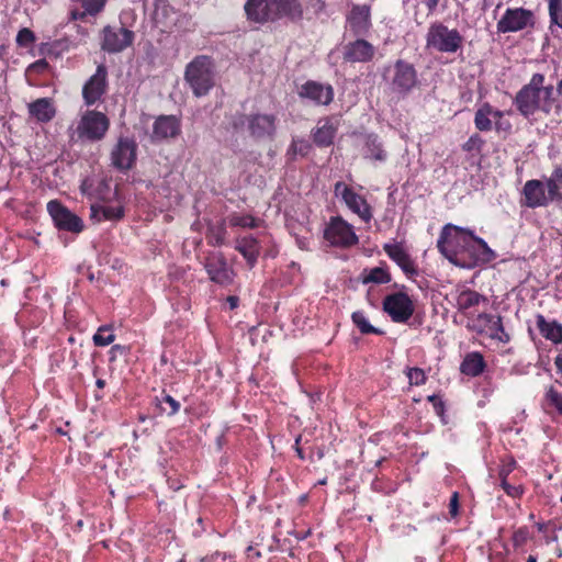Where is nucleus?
<instances>
[{"label": "nucleus", "instance_id": "7ed1b4c3", "mask_svg": "<svg viewBox=\"0 0 562 562\" xmlns=\"http://www.w3.org/2000/svg\"><path fill=\"white\" fill-rule=\"evenodd\" d=\"M184 79L195 97L206 95L214 86L212 60L206 56H198L187 65Z\"/></svg>", "mask_w": 562, "mask_h": 562}, {"label": "nucleus", "instance_id": "58836bf2", "mask_svg": "<svg viewBox=\"0 0 562 562\" xmlns=\"http://www.w3.org/2000/svg\"><path fill=\"white\" fill-rule=\"evenodd\" d=\"M311 145L306 139L293 138L291 145L286 150V156L290 160H294L297 155L304 157L310 153Z\"/></svg>", "mask_w": 562, "mask_h": 562}, {"label": "nucleus", "instance_id": "f257e3e1", "mask_svg": "<svg viewBox=\"0 0 562 562\" xmlns=\"http://www.w3.org/2000/svg\"><path fill=\"white\" fill-rule=\"evenodd\" d=\"M439 252L456 266H467L465 258L476 259L477 252H491L485 240L473 232L452 224L442 227L437 240Z\"/></svg>", "mask_w": 562, "mask_h": 562}, {"label": "nucleus", "instance_id": "79ce46f5", "mask_svg": "<svg viewBox=\"0 0 562 562\" xmlns=\"http://www.w3.org/2000/svg\"><path fill=\"white\" fill-rule=\"evenodd\" d=\"M552 24L562 29V0H547Z\"/></svg>", "mask_w": 562, "mask_h": 562}, {"label": "nucleus", "instance_id": "ea45409f", "mask_svg": "<svg viewBox=\"0 0 562 562\" xmlns=\"http://www.w3.org/2000/svg\"><path fill=\"white\" fill-rule=\"evenodd\" d=\"M353 324L359 328L362 334H376L381 335L383 331L379 328L373 327L368 322L366 315L361 311L353 312L351 315Z\"/></svg>", "mask_w": 562, "mask_h": 562}, {"label": "nucleus", "instance_id": "423d86ee", "mask_svg": "<svg viewBox=\"0 0 562 562\" xmlns=\"http://www.w3.org/2000/svg\"><path fill=\"white\" fill-rule=\"evenodd\" d=\"M383 310L395 323H406L414 314V303L404 292L390 294L383 300Z\"/></svg>", "mask_w": 562, "mask_h": 562}, {"label": "nucleus", "instance_id": "6ab92c4d", "mask_svg": "<svg viewBox=\"0 0 562 562\" xmlns=\"http://www.w3.org/2000/svg\"><path fill=\"white\" fill-rule=\"evenodd\" d=\"M546 188L547 183L544 184L540 180L527 181L522 189L524 204L531 209L548 205L553 199L549 191L546 193Z\"/></svg>", "mask_w": 562, "mask_h": 562}, {"label": "nucleus", "instance_id": "7c9ffc66", "mask_svg": "<svg viewBox=\"0 0 562 562\" xmlns=\"http://www.w3.org/2000/svg\"><path fill=\"white\" fill-rule=\"evenodd\" d=\"M29 113L37 122L46 123L54 119L56 109L48 98H41L29 104Z\"/></svg>", "mask_w": 562, "mask_h": 562}, {"label": "nucleus", "instance_id": "49530a36", "mask_svg": "<svg viewBox=\"0 0 562 562\" xmlns=\"http://www.w3.org/2000/svg\"><path fill=\"white\" fill-rule=\"evenodd\" d=\"M499 476L502 480L501 486L508 496L514 497V498L521 496L522 487L520 485H513V484L508 483L506 480L507 473L504 470H502L499 472Z\"/></svg>", "mask_w": 562, "mask_h": 562}, {"label": "nucleus", "instance_id": "69168bd1", "mask_svg": "<svg viewBox=\"0 0 562 562\" xmlns=\"http://www.w3.org/2000/svg\"><path fill=\"white\" fill-rule=\"evenodd\" d=\"M116 349H121V347L119 345H115L113 348H112V351L116 350Z\"/></svg>", "mask_w": 562, "mask_h": 562}, {"label": "nucleus", "instance_id": "72a5a7b5", "mask_svg": "<svg viewBox=\"0 0 562 562\" xmlns=\"http://www.w3.org/2000/svg\"><path fill=\"white\" fill-rule=\"evenodd\" d=\"M364 157L375 161H384L386 159V153L376 135L367 136Z\"/></svg>", "mask_w": 562, "mask_h": 562}, {"label": "nucleus", "instance_id": "a18cd8bd", "mask_svg": "<svg viewBox=\"0 0 562 562\" xmlns=\"http://www.w3.org/2000/svg\"><path fill=\"white\" fill-rule=\"evenodd\" d=\"M488 336L491 338L497 339L504 344H506L510 340L509 334H507L503 327L501 317H496V321L494 322V326L492 327L491 331L488 333Z\"/></svg>", "mask_w": 562, "mask_h": 562}, {"label": "nucleus", "instance_id": "6e6d98bb", "mask_svg": "<svg viewBox=\"0 0 562 562\" xmlns=\"http://www.w3.org/2000/svg\"><path fill=\"white\" fill-rule=\"evenodd\" d=\"M423 3L426 4V7L428 8L429 11H434L438 3H439V0H422Z\"/></svg>", "mask_w": 562, "mask_h": 562}, {"label": "nucleus", "instance_id": "9b49d317", "mask_svg": "<svg viewBox=\"0 0 562 562\" xmlns=\"http://www.w3.org/2000/svg\"><path fill=\"white\" fill-rule=\"evenodd\" d=\"M417 82V71L414 66L402 59L396 60L391 82L392 90L400 94H407Z\"/></svg>", "mask_w": 562, "mask_h": 562}, {"label": "nucleus", "instance_id": "ddd939ff", "mask_svg": "<svg viewBox=\"0 0 562 562\" xmlns=\"http://www.w3.org/2000/svg\"><path fill=\"white\" fill-rule=\"evenodd\" d=\"M504 112L494 109L490 103L484 102L481 104L474 115V125L481 132H488L493 128V124L496 131L506 130L510 125L509 123L504 124L502 119Z\"/></svg>", "mask_w": 562, "mask_h": 562}, {"label": "nucleus", "instance_id": "37998d69", "mask_svg": "<svg viewBox=\"0 0 562 562\" xmlns=\"http://www.w3.org/2000/svg\"><path fill=\"white\" fill-rule=\"evenodd\" d=\"M114 334L109 327H100L93 336V342L95 346L104 347L114 341Z\"/></svg>", "mask_w": 562, "mask_h": 562}, {"label": "nucleus", "instance_id": "de8ad7c7", "mask_svg": "<svg viewBox=\"0 0 562 562\" xmlns=\"http://www.w3.org/2000/svg\"><path fill=\"white\" fill-rule=\"evenodd\" d=\"M229 223L232 226L248 227V228L257 227L256 218L250 215H234L231 217Z\"/></svg>", "mask_w": 562, "mask_h": 562}, {"label": "nucleus", "instance_id": "412c9836", "mask_svg": "<svg viewBox=\"0 0 562 562\" xmlns=\"http://www.w3.org/2000/svg\"><path fill=\"white\" fill-rule=\"evenodd\" d=\"M300 97L318 105H328L334 99V89L330 85L316 81H307L300 90Z\"/></svg>", "mask_w": 562, "mask_h": 562}, {"label": "nucleus", "instance_id": "e2e57ef3", "mask_svg": "<svg viewBox=\"0 0 562 562\" xmlns=\"http://www.w3.org/2000/svg\"><path fill=\"white\" fill-rule=\"evenodd\" d=\"M95 384H97V386H98L99 389H102V387L104 386V384H105V383H104V381H103V380L99 379V380H97Z\"/></svg>", "mask_w": 562, "mask_h": 562}, {"label": "nucleus", "instance_id": "052dcab7", "mask_svg": "<svg viewBox=\"0 0 562 562\" xmlns=\"http://www.w3.org/2000/svg\"><path fill=\"white\" fill-rule=\"evenodd\" d=\"M300 440H301V436H299V437L295 439V450H296V452H297V456H299L301 459H304L303 451H302V449L299 447Z\"/></svg>", "mask_w": 562, "mask_h": 562}, {"label": "nucleus", "instance_id": "9d476101", "mask_svg": "<svg viewBox=\"0 0 562 562\" xmlns=\"http://www.w3.org/2000/svg\"><path fill=\"white\" fill-rule=\"evenodd\" d=\"M324 237L334 246L350 247L358 243V237L350 224L340 217L333 218L325 229Z\"/></svg>", "mask_w": 562, "mask_h": 562}, {"label": "nucleus", "instance_id": "8fccbe9b", "mask_svg": "<svg viewBox=\"0 0 562 562\" xmlns=\"http://www.w3.org/2000/svg\"><path fill=\"white\" fill-rule=\"evenodd\" d=\"M225 234H226V231L223 225H218L216 227L215 226L211 227L210 234H209L210 244L217 245V246L222 245L225 239Z\"/></svg>", "mask_w": 562, "mask_h": 562}, {"label": "nucleus", "instance_id": "39448f33", "mask_svg": "<svg viewBox=\"0 0 562 562\" xmlns=\"http://www.w3.org/2000/svg\"><path fill=\"white\" fill-rule=\"evenodd\" d=\"M109 127L110 121L105 114L88 110L81 115L76 133L79 138L98 142L105 136Z\"/></svg>", "mask_w": 562, "mask_h": 562}, {"label": "nucleus", "instance_id": "4be33fe9", "mask_svg": "<svg viewBox=\"0 0 562 562\" xmlns=\"http://www.w3.org/2000/svg\"><path fill=\"white\" fill-rule=\"evenodd\" d=\"M180 133V122L173 115H161L156 119L153 125L151 139L160 142L173 138Z\"/></svg>", "mask_w": 562, "mask_h": 562}, {"label": "nucleus", "instance_id": "4d7b16f0", "mask_svg": "<svg viewBox=\"0 0 562 562\" xmlns=\"http://www.w3.org/2000/svg\"><path fill=\"white\" fill-rule=\"evenodd\" d=\"M8 55V45L0 41V61Z\"/></svg>", "mask_w": 562, "mask_h": 562}, {"label": "nucleus", "instance_id": "bb28decb", "mask_svg": "<svg viewBox=\"0 0 562 562\" xmlns=\"http://www.w3.org/2000/svg\"><path fill=\"white\" fill-rule=\"evenodd\" d=\"M90 210V217L95 223L119 221L124 216V207L120 201L114 204H92Z\"/></svg>", "mask_w": 562, "mask_h": 562}, {"label": "nucleus", "instance_id": "09e8293b", "mask_svg": "<svg viewBox=\"0 0 562 562\" xmlns=\"http://www.w3.org/2000/svg\"><path fill=\"white\" fill-rule=\"evenodd\" d=\"M35 42V35L34 33L27 29L24 27L19 31L16 35V44L22 47H29Z\"/></svg>", "mask_w": 562, "mask_h": 562}, {"label": "nucleus", "instance_id": "0eeeda50", "mask_svg": "<svg viewBox=\"0 0 562 562\" xmlns=\"http://www.w3.org/2000/svg\"><path fill=\"white\" fill-rule=\"evenodd\" d=\"M137 144L133 138L120 137L111 150V165L119 170L131 169L136 161Z\"/></svg>", "mask_w": 562, "mask_h": 562}, {"label": "nucleus", "instance_id": "c03bdc74", "mask_svg": "<svg viewBox=\"0 0 562 562\" xmlns=\"http://www.w3.org/2000/svg\"><path fill=\"white\" fill-rule=\"evenodd\" d=\"M406 376L408 379L409 385H423L427 381L426 373L423 369L414 367V368H407L406 370Z\"/></svg>", "mask_w": 562, "mask_h": 562}, {"label": "nucleus", "instance_id": "3c124183", "mask_svg": "<svg viewBox=\"0 0 562 562\" xmlns=\"http://www.w3.org/2000/svg\"><path fill=\"white\" fill-rule=\"evenodd\" d=\"M529 536L530 533L527 527L515 530L512 537L514 547L519 548L524 546L528 541Z\"/></svg>", "mask_w": 562, "mask_h": 562}, {"label": "nucleus", "instance_id": "a878e982", "mask_svg": "<svg viewBox=\"0 0 562 562\" xmlns=\"http://www.w3.org/2000/svg\"><path fill=\"white\" fill-rule=\"evenodd\" d=\"M78 4L79 8H75L70 11V20H85L87 16H97L103 12L108 0H71Z\"/></svg>", "mask_w": 562, "mask_h": 562}, {"label": "nucleus", "instance_id": "f3484780", "mask_svg": "<svg viewBox=\"0 0 562 562\" xmlns=\"http://www.w3.org/2000/svg\"><path fill=\"white\" fill-rule=\"evenodd\" d=\"M385 254L402 269L405 276L414 279L418 276V269L415 261L411 258L407 250L401 243L384 244Z\"/></svg>", "mask_w": 562, "mask_h": 562}, {"label": "nucleus", "instance_id": "4c0bfd02", "mask_svg": "<svg viewBox=\"0 0 562 562\" xmlns=\"http://www.w3.org/2000/svg\"><path fill=\"white\" fill-rule=\"evenodd\" d=\"M156 400L160 412L168 416H173L180 411V403L169 394L162 393L161 396Z\"/></svg>", "mask_w": 562, "mask_h": 562}, {"label": "nucleus", "instance_id": "0e129e2a", "mask_svg": "<svg viewBox=\"0 0 562 562\" xmlns=\"http://www.w3.org/2000/svg\"><path fill=\"white\" fill-rule=\"evenodd\" d=\"M526 562H537V558L535 555H529Z\"/></svg>", "mask_w": 562, "mask_h": 562}, {"label": "nucleus", "instance_id": "6e6552de", "mask_svg": "<svg viewBox=\"0 0 562 562\" xmlns=\"http://www.w3.org/2000/svg\"><path fill=\"white\" fill-rule=\"evenodd\" d=\"M334 193L336 196H340L346 205L364 222L372 218L371 207L367 200L344 182L339 181L335 184Z\"/></svg>", "mask_w": 562, "mask_h": 562}, {"label": "nucleus", "instance_id": "c756f323", "mask_svg": "<svg viewBox=\"0 0 562 562\" xmlns=\"http://www.w3.org/2000/svg\"><path fill=\"white\" fill-rule=\"evenodd\" d=\"M536 325L542 337L554 345L562 344V325L557 321H547L543 315L536 316Z\"/></svg>", "mask_w": 562, "mask_h": 562}, {"label": "nucleus", "instance_id": "a19ab883", "mask_svg": "<svg viewBox=\"0 0 562 562\" xmlns=\"http://www.w3.org/2000/svg\"><path fill=\"white\" fill-rule=\"evenodd\" d=\"M391 281V276L390 273L381 268V267H376V268H373L371 269L368 274H366L363 277V282L364 283H369V282H372V283H387Z\"/></svg>", "mask_w": 562, "mask_h": 562}, {"label": "nucleus", "instance_id": "393cba45", "mask_svg": "<svg viewBox=\"0 0 562 562\" xmlns=\"http://www.w3.org/2000/svg\"><path fill=\"white\" fill-rule=\"evenodd\" d=\"M347 21L356 35H364L371 27L370 8L368 5H355Z\"/></svg>", "mask_w": 562, "mask_h": 562}, {"label": "nucleus", "instance_id": "e433bc0d", "mask_svg": "<svg viewBox=\"0 0 562 562\" xmlns=\"http://www.w3.org/2000/svg\"><path fill=\"white\" fill-rule=\"evenodd\" d=\"M496 317L487 313H481L474 318H470L468 322V328L477 333H490L494 326Z\"/></svg>", "mask_w": 562, "mask_h": 562}, {"label": "nucleus", "instance_id": "4468645a", "mask_svg": "<svg viewBox=\"0 0 562 562\" xmlns=\"http://www.w3.org/2000/svg\"><path fill=\"white\" fill-rule=\"evenodd\" d=\"M375 55V47L363 38L350 41L342 46V59L349 64L369 63Z\"/></svg>", "mask_w": 562, "mask_h": 562}, {"label": "nucleus", "instance_id": "1a4fd4ad", "mask_svg": "<svg viewBox=\"0 0 562 562\" xmlns=\"http://www.w3.org/2000/svg\"><path fill=\"white\" fill-rule=\"evenodd\" d=\"M47 211L59 229L71 233H80L83 229L81 218L57 200H52L47 203Z\"/></svg>", "mask_w": 562, "mask_h": 562}, {"label": "nucleus", "instance_id": "5701e85b", "mask_svg": "<svg viewBox=\"0 0 562 562\" xmlns=\"http://www.w3.org/2000/svg\"><path fill=\"white\" fill-rule=\"evenodd\" d=\"M272 0H247L245 3V12L248 20L256 23H265L274 21Z\"/></svg>", "mask_w": 562, "mask_h": 562}, {"label": "nucleus", "instance_id": "603ef678", "mask_svg": "<svg viewBox=\"0 0 562 562\" xmlns=\"http://www.w3.org/2000/svg\"><path fill=\"white\" fill-rule=\"evenodd\" d=\"M484 145V140L479 134H473L470 138L463 144L462 148L465 151H480Z\"/></svg>", "mask_w": 562, "mask_h": 562}, {"label": "nucleus", "instance_id": "c85d7f7f", "mask_svg": "<svg viewBox=\"0 0 562 562\" xmlns=\"http://www.w3.org/2000/svg\"><path fill=\"white\" fill-rule=\"evenodd\" d=\"M337 126L329 119L321 120L313 130L312 136L314 143L319 147L330 146L336 136Z\"/></svg>", "mask_w": 562, "mask_h": 562}, {"label": "nucleus", "instance_id": "864d4df0", "mask_svg": "<svg viewBox=\"0 0 562 562\" xmlns=\"http://www.w3.org/2000/svg\"><path fill=\"white\" fill-rule=\"evenodd\" d=\"M459 510V495L457 492H454L451 495L450 502H449V513L451 516H457Z\"/></svg>", "mask_w": 562, "mask_h": 562}, {"label": "nucleus", "instance_id": "dca6fc26", "mask_svg": "<svg viewBox=\"0 0 562 562\" xmlns=\"http://www.w3.org/2000/svg\"><path fill=\"white\" fill-rule=\"evenodd\" d=\"M204 267L211 281L217 284L228 285L234 280V271L228 267L222 254H215L209 257Z\"/></svg>", "mask_w": 562, "mask_h": 562}, {"label": "nucleus", "instance_id": "2eb2a0df", "mask_svg": "<svg viewBox=\"0 0 562 562\" xmlns=\"http://www.w3.org/2000/svg\"><path fill=\"white\" fill-rule=\"evenodd\" d=\"M108 70L104 65H99L97 71L82 88V98L87 105H93L106 91Z\"/></svg>", "mask_w": 562, "mask_h": 562}, {"label": "nucleus", "instance_id": "20e7f679", "mask_svg": "<svg viewBox=\"0 0 562 562\" xmlns=\"http://www.w3.org/2000/svg\"><path fill=\"white\" fill-rule=\"evenodd\" d=\"M463 37L456 29H448L442 23H434L426 35V47L439 53L453 54L462 47Z\"/></svg>", "mask_w": 562, "mask_h": 562}, {"label": "nucleus", "instance_id": "13d9d810", "mask_svg": "<svg viewBox=\"0 0 562 562\" xmlns=\"http://www.w3.org/2000/svg\"><path fill=\"white\" fill-rule=\"evenodd\" d=\"M554 364L557 367L558 373L562 376V355L555 357Z\"/></svg>", "mask_w": 562, "mask_h": 562}, {"label": "nucleus", "instance_id": "2f4dec72", "mask_svg": "<svg viewBox=\"0 0 562 562\" xmlns=\"http://www.w3.org/2000/svg\"><path fill=\"white\" fill-rule=\"evenodd\" d=\"M235 248L244 256L250 267L256 263L260 247L251 235L237 238Z\"/></svg>", "mask_w": 562, "mask_h": 562}, {"label": "nucleus", "instance_id": "cd10ccee", "mask_svg": "<svg viewBox=\"0 0 562 562\" xmlns=\"http://www.w3.org/2000/svg\"><path fill=\"white\" fill-rule=\"evenodd\" d=\"M276 20L286 16L291 20H301L303 9L299 0H272Z\"/></svg>", "mask_w": 562, "mask_h": 562}, {"label": "nucleus", "instance_id": "b1692460", "mask_svg": "<svg viewBox=\"0 0 562 562\" xmlns=\"http://www.w3.org/2000/svg\"><path fill=\"white\" fill-rule=\"evenodd\" d=\"M454 300L457 310L464 315H468L469 311L477 307L481 303L488 302L486 296L468 288L457 290Z\"/></svg>", "mask_w": 562, "mask_h": 562}, {"label": "nucleus", "instance_id": "5fc2aeb1", "mask_svg": "<svg viewBox=\"0 0 562 562\" xmlns=\"http://www.w3.org/2000/svg\"><path fill=\"white\" fill-rule=\"evenodd\" d=\"M427 400L432 403L434 407L436 408L437 412H441L443 411V403L442 401L439 398V396L437 395H429L427 397Z\"/></svg>", "mask_w": 562, "mask_h": 562}, {"label": "nucleus", "instance_id": "680f3d73", "mask_svg": "<svg viewBox=\"0 0 562 562\" xmlns=\"http://www.w3.org/2000/svg\"><path fill=\"white\" fill-rule=\"evenodd\" d=\"M318 10H323L324 9V2L322 0H315V4H314Z\"/></svg>", "mask_w": 562, "mask_h": 562}, {"label": "nucleus", "instance_id": "bf43d9fd", "mask_svg": "<svg viewBox=\"0 0 562 562\" xmlns=\"http://www.w3.org/2000/svg\"><path fill=\"white\" fill-rule=\"evenodd\" d=\"M238 297L237 296H228L227 303L229 304L231 310H234L238 306Z\"/></svg>", "mask_w": 562, "mask_h": 562}, {"label": "nucleus", "instance_id": "f03ea898", "mask_svg": "<svg viewBox=\"0 0 562 562\" xmlns=\"http://www.w3.org/2000/svg\"><path fill=\"white\" fill-rule=\"evenodd\" d=\"M543 82V75L535 74L530 82L524 86L517 93L515 103L522 115H531L540 109L544 111L549 110L553 87H546Z\"/></svg>", "mask_w": 562, "mask_h": 562}, {"label": "nucleus", "instance_id": "a211bd4d", "mask_svg": "<svg viewBox=\"0 0 562 562\" xmlns=\"http://www.w3.org/2000/svg\"><path fill=\"white\" fill-rule=\"evenodd\" d=\"M248 130L255 138H272L277 131L273 114H252L247 117Z\"/></svg>", "mask_w": 562, "mask_h": 562}, {"label": "nucleus", "instance_id": "473e14b6", "mask_svg": "<svg viewBox=\"0 0 562 562\" xmlns=\"http://www.w3.org/2000/svg\"><path fill=\"white\" fill-rule=\"evenodd\" d=\"M485 366L483 356L474 351L464 357L460 366V371L468 376H477L484 371Z\"/></svg>", "mask_w": 562, "mask_h": 562}, {"label": "nucleus", "instance_id": "aec40b11", "mask_svg": "<svg viewBox=\"0 0 562 562\" xmlns=\"http://www.w3.org/2000/svg\"><path fill=\"white\" fill-rule=\"evenodd\" d=\"M531 20V13L525 9H508L497 23L502 33L517 32L525 29Z\"/></svg>", "mask_w": 562, "mask_h": 562}, {"label": "nucleus", "instance_id": "f704fd0d", "mask_svg": "<svg viewBox=\"0 0 562 562\" xmlns=\"http://www.w3.org/2000/svg\"><path fill=\"white\" fill-rule=\"evenodd\" d=\"M542 407L550 412L554 409L558 414L562 415V393L559 392L553 385L546 389Z\"/></svg>", "mask_w": 562, "mask_h": 562}, {"label": "nucleus", "instance_id": "c9c22d12", "mask_svg": "<svg viewBox=\"0 0 562 562\" xmlns=\"http://www.w3.org/2000/svg\"><path fill=\"white\" fill-rule=\"evenodd\" d=\"M550 196L562 206V168L558 167L546 180Z\"/></svg>", "mask_w": 562, "mask_h": 562}, {"label": "nucleus", "instance_id": "f8f14e48", "mask_svg": "<svg viewBox=\"0 0 562 562\" xmlns=\"http://www.w3.org/2000/svg\"><path fill=\"white\" fill-rule=\"evenodd\" d=\"M102 35L101 47L109 53L122 52L134 41V33L123 26H105Z\"/></svg>", "mask_w": 562, "mask_h": 562}]
</instances>
